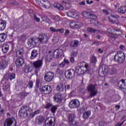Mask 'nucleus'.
I'll return each instance as SVG.
<instances>
[{
    "label": "nucleus",
    "mask_w": 126,
    "mask_h": 126,
    "mask_svg": "<svg viewBox=\"0 0 126 126\" xmlns=\"http://www.w3.org/2000/svg\"><path fill=\"white\" fill-rule=\"evenodd\" d=\"M50 37H48V35L45 34H40L39 38H30L28 41V45L30 47H36L37 44L39 43H42V44H46L48 43Z\"/></svg>",
    "instance_id": "nucleus-1"
},
{
    "label": "nucleus",
    "mask_w": 126,
    "mask_h": 126,
    "mask_svg": "<svg viewBox=\"0 0 126 126\" xmlns=\"http://www.w3.org/2000/svg\"><path fill=\"white\" fill-rule=\"evenodd\" d=\"M31 114H32V109L28 106H23L19 111V115L21 119L26 118V117L30 116Z\"/></svg>",
    "instance_id": "nucleus-2"
},
{
    "label": "nucleus",
    "mask_w": 126,
    "mask_h": 126,
    "mask_svg": "<svg viewBox=\"0 0 126 126\" xmlns=\"http://www.w3.org/2000/svg\"><path fill=\"white\" fill-rule=\"evenodd\" d=\"M114 59L116 63H123L126 60V55L125 53L122 51L117 52L114 57Z\"/></svg>",
    "instance_id": "nucleus-3"
},
{
    "label": "nucleus",
    "mask_w": 126,
    "mask_h": 126,
    "mask_svg": "<svg viewBox=\"0 0 126 126\" xmlns=\"http://www.w3.org/2000/svg\"><path fill=\"white\" fill-rule=\"evenodd\" d=\"M33 65L35 69V73L37 74L38 71L41 69V67L43 65V60H37L33 63Z\"/></svg>",
    "instance_id": "nucleus-4"
},
{
    "label": "nucleus",
    "mask_w": 126,
    "mask_h": 126,
    "mask_svg": "<svg viewBox=\"0 0 126 126\" xmlns=\"http://www.w3.org/2000/svg\"><path fill=\"white\" fill-rule=\"evenodd\" d=\"M98 74L101 77H104V76H105L107 74H109V68H107L106 66H102L101 68H99Z\"/></svg>",
    "instance_id": "nucleus-5"
},
{
    "label": "nucleus",
    "mask_w": 126,
    "mask_h": 126,
    "mask_svg": "<svg viewBox=\"0 0 126 126\" xmlns=\"http://www.w3.org/2000/svg\"><path fill=\"white\" fill-rule=\"evenodd\" d=\"M79 106H80V102L77 99H73L69 103V107L70 109H77L79 108Z\"/></svg>",
    "instance_id": "nucleus-6"
},
{
    "label": "nucleus",
    "mask_w": 126,
    "mask_h": 126,
    "mask_svg": "<svg viewBox=\"0 0 126 126\" xmlns=\"http://www.w3.org/2000/svg\"><path fill=\"white\" fill-rule=\"evenodd\" d=\"M87 90L92 94H94V95H97V93H98V91L96 89V85L94 84H90L88 86Z\"/></svg>",
    "instance_id": "nucleus-7"
},
{
    "label": "nucleus",
    "mask_w": 126,
    "mask_h": 126,
    "mask_svg": "<svg viewBox=\"0 0 126 126\" xmlns=\"http://www.w3.org/2000/svg\"><path fill=\"white\" fill-rule=\"evenodd\" d=\"M118 18H120V16L119 15H111L109 17V19L110 22L113 23V24H117V25H120V22Z\"/></svg>",
    "instance_id": "nucleus-8"
},
{
    "label": "nucleus",
    "mask_w": 126,
    "mask_h": 126,
    "mask_svg": "<svg viewBox=\"0 0 126 126\" xmlns=\"http://www.w3.org/2000/svg\"><path fill=\"white\" fill-rule=\"evenodd\" d=\"M75 76V71L72 69H69L65 72V76L66 78H68V79H71V78L74 77Z\"/></svg>",
    "instance_id": "nucleus-9"
},
{
    "label": "nucleus",
    "mask_w": 126,
    "mask_h": 126,
    "mask_svg": "<svg viewBox=\"0 0 126 126\" xmlns=\"http://www.w3.org/2000/svg\"><path fill=\"white\" fill-rule=\"evenodd\" d=\"M52 91V87L49 85L44 86L41 88V92L45 95L50 94Z\"/></svg>",
    "instance_id": "nucleus-10"
},
{
    "label": "nucleus",
    "mask_w": 126,
    "mask_h": 126,
    "mask_svg": "<svg viewBox=\"0 0 126 126\" xmlns=\"http://www.w3.org/2000/svg\"><path fill=\"white\" fill-rule=\"evenodd\" d=\"M54 73L52 72H48L44 76V79L46 82H51L54 79Z\"/></svg>",
    "instance_id": "nucleus-11"
},
{
    "label": "nucleus",
    "mask_w": 126,
    "mask_h": 126,
    "mask_svg": "<svg viewBox=\"0 0 126 126\" xmlns=\"http://www.w3.org/2000/svg\"><path fill=\"white\" fill-rule=\"evenodd\" d=\"M63 55V51L62 49H57L55 50L53 54L55 59H60Z\"/></svg>",
    "instance_id": "nucleus-12"
},
{
    "label": "nucleus",
    "mask_w": 126,
    "mask_h": 126,
    "mask_svg": "<svg viewBox=\"0 0 126 126\" xmlns=\"http://www.w3.org/2000/svg\"><path fill=\"white\" fill-rule=\"evenodd\" d=\"M54 102L56 103H61L62 101H63V95L60 93H57L55 94L53 97Z\"/></svg>",
    "instance_id": "nucleus-13"
},
{
    "label": "nucleus",
    "mask_w": 126,
    "mask_h": 126,
    "mask_svg": "<svg viewBox=\"0 0 126 126\" xmlns=\"http://www.w3.org/2000/svg\"><path fill=\"white\" fill-rule=\"evenodd\" d=\"M8 65V61L5 60H2L0 61V71L4 70L6 67Z\"/></svg>",
    "instance_id": "nucleus-14"
},
{
    "label": "nucleus",
    "mask_w": 126,
    "mask_h": 126,
    "mask_svg": "<svg viewBox=\"0 0 126 126\" xmlns=\"http://www.w3.org/2000/svg\"><path fill=\"white\" fill-rule=\"evenodd\" d=\"M14 122L15 124V122H16V120H15V119L14 118H7L4 121V126H12V124H13Z\"/></svg>",
    "instance_id": "nucleus-15"
},
{
    "label": "nucleus",
    "mask_w": 126,
    "mask_h": 126,
    "mask_svg": "<svg viewBox=\"0 0 126 126\" xmlns=\"http://www.w3.org/2000/svg\"><path fill=\"white\" fill-rule=\"evenodd\" d=\"M55 121L54 118L50 117L48 118L45 121V126H55Z\"/></svg>",
    "instance_id": "nucleus-16"
},
{
    "label": "nucleus",
    "mask_w": 126,
    "mask_h": 126,
    "mask_svg": "<svg viewBox=\"0 0 126 126\" xmlns=\"http://www.w3.org/2000/svg\"><path fill=\"white\" fill-rule=\"evenodd\" d=\"M15 64L17 67H21L24 64V59L22 58H19L16 60Z\"/></svg>",
    "instance_id": "nucleus-17"
},
{
    "label": "nucleus",
    "mask_w": 126,
    "mask_h": 126,
    "mask_svg": "<svg viewBox=\"0 0 126 126\" xmlns=\"http://www.w3.org/2000/svg\"><path fill=\"white\" fill-rule=\"evenodd\" d=\"M82 15L85 18H91L92 19H94V18H96L95 15L90 13V12H83L82 13Z\"/></svg>",
    "instance_id": "nucleus-18"
},
{
    "label": "nucleus",
    "mask_w": 126,
    "mask_h": 126,
    "mask_svg": "<svg viewBox=\"0 0 126 126\" xmlns=\"http://www.w3.org/2000/svg\"><path fill=\"white\" fill-rule=\"evenodd\" d=\"M82 26V24H80V23H76L75 22H71L70 23V27L73 29H75L78 28V27H81Z\"/></svg>",
    "instance_id": "nucleus-19"
},
{
    "label": "nucleus",
    "mask_w": 126,
    "mask_h": 126,
    "mask_svg": "<svg viewBox=\"0 0 126 126\" xmlns=\"http://www.w3.org/2000/svg\"><path fill=\"white\" fill-rule=\"evenodd\" d=\"M38 50L36 49H33L32 51L31 55L30 57L31 60H35L36 58L38 57Z\"/></svg>",
    "instance_id": "nucleus-20"
},
{
    "label": "nucleus",
    "mask_w": 126,
    "mask_h": 126,
    "mask_svg": "<svg viewBox=\"0 0 126 126\" xmlns=\"http://www.w3.org/2000/svg\"><path fill=\"white\" fill-rule=\"evenodd\" d=\"M40 3H42L44 8H49L51 7V3L49 1H45V0H41L40 1Z\"/></svg>",
    "instance_id": "nucleus-21"
},
{
    "label": "nucleus",
    "mask_w": 126,
    "mask_h": 126,
    "mask_svg": "<svg viewBox=\"0 0 126 126\" xmlns=\"http://www.w3.org/2000/svg\"><path fill=\"white\" fill-rule=\"evenodd\" d=\"M6 27V22L4 20H0V31L4 30Z\"/></svg>",
    "instance_id": "nucleus-22"
},
{
    "label": "nucleus",
    "mask_w": 126,
    "mask_h": 126,
    "mask_svg": "<svg viewBox=\"0 0 126 126\" xmlns=\"http://www.w3.org/2000/svg\"><path fill=\"white\" fill-rule=\"evenodd\" d=\"M108 72L109 74H115L117 73V68L113 66H110L108 67Z\"/></svg>",
    "instance_id": "nucleus-23"
},
{
    "label": "nucleus",
    "mask_w": 126,
    "mask_h": 126,
    "mask_svg": "<svg viewBox=\"0 0 126 126\" xmlns=\"http://www.w3.org/2000/svg\"><path fill=\"white\" fill-rule=\"evenodd\" d=\"M75 72L79 74V75H81V74H84L85 71L83 70V69L81 68V66H79L76 67Z\"/></svg>",
    "instance_id": "nucleus-24"
},
{
    "label": "nucleus",
    "mask_w": 126,
    "mask_h": 126,
    "mask_svg": "<svg viewBox=\"0 0 126 126\" xmlns=\"http://www.w3.org/2000/svg\"><path fill=\"white\" fill-rule=\"evenodd\" d=\"M118 87L121 89H126L125 84V80L122 79L120 81L118 82Z\"/></svg>",
    "instance_id": "nucleus-25"
},
{
    "label": "nucleus",
    "mask_w": 126,
    "mask_h": 126,
    "mask_svg": "<svg viewBox=\"0 0 126 126\" xmlns=\"http://www.w3.org/2000/svg\"><path fill=\"white\" fill-rule=\"evenodd\" d=\"M71 48H76L79 46V41L77 40H74L70 44Z\"/></svg>",
    "instance_id": "nucleus-26"
},
{
    "label": "nucleus",
    "mask_w": 126,
    "mask_h": 126,
    "mask_svg": "<svg viewBox=\"0 0 126 126\" xmlns=\"http://www.w3.org/2000/svg\"><path fill=\"white\" fill-rule=\"evenodd\" d=\"M75 118V115L74 114H70L68 116V121L69 123L72 124L74 122V119Z\"/></svg>",
    "instance_id": "nucleus-27"
},
{
    "label": "nucleus",
    "mask_w": 126,
    "mask_h": 126,
    "mask_svg": "<svg viewBox=\"0 0 126 126\" xmlns=\"http://www.w3.org/2000/svg\"><path fill=\"white\" fill-rule=\"evenodd\" d=\"M65 64H66V65H69V61L66 59H64L63 61L60 64V67H63Z\"/></svg>",
    "instance_id": "nucleus-28"
},
{
    "label": "nucleus",
    "mask_w": 126,
    "mask_h": 126,
    "mask_svg": "<svg viewBox=\"0 0 126 126\" xmlns=\"http://www.w3.org/2000/svg\"><path fill=\"white\" fill-rule=\"evenodd\" d=\"M90 115H91V112L90 111H88L84 113L83 115V118L84 119V120H87L88 118L90 116Z\"/></svg>",
    "instance_id": "nucleus-29"
},
{
    "label": "nucleus",
    "mask_w": 126,
    "mask_h": 126,
    "mask_svg": "<svg viewBox=\"0 0 126 126\" xmlns=\"http://www.w3.org/2000/svg\"><path fill=\"white\" fill-rule=\"evenodd\" d=\"M2 90L3 91H9L10 90V83H8L3 86Z\"/></svg>",
    "instance_id": "nucleus-30"
},
{
    "label": "nucleus",
    "mask_w": 126,
    "mask_h": 126,
    "mask_svg": "<svg viewBox=\"0 0 126 126\" xmlns=\"http://www.w3.org/2000/svg\"><path fill=\"white\" fill-rule=\"evenodd\" d=\"M8 50H9V46L7 44H5L2 47V51L5 54L8 52Z\"/></svg>",
    "instance_id": "nucleus-31"
},
{
    "label": "nucleus",
    "mask_w": 126,
    "mask_h": 126,
    "mask_svg": "<svg viewBox=\"0 0 126 126\" xmlns=\"http://www.w3.org/2000/svg\"><path fill=\"white\" fill-rule=\"evenodd\" d=\"M57 90L59 91V92L63 91V84L62 83L59 84L57 86Z\"/></svg>",
    "instance_id": "nucleus-32"
},
{
    "label": "nucleus",
    "mask_w": 126,
    "mask_h": 126,
    "mask_svg": "<svg viewBox=\"0 0 126 126\" xmlns=\"http://www.w3.org/2000/svg\"><path fill=\"white\" fill-rule=\"evenodd\" d=\"M54 6L56 8H58L59 10H63V7L62 6L60 3L58 2H56L54 4Z\"/></svg>",
    "instance_id": "nucleus-33"
},
{
    "label": "nucleus",
    "mask_w": 126,
    "mask_h": 126,
    "mask_svg": "<svg viewBox=\"0 0 126 126\" xmlns=\"http://www.w3.org/2000/svg\"><path fill=\"white\" fill-rule=\"evenodd\" d=\"M118 12L125 14L126 12V6L120 7V8L118 9Z\"/></svg>",
    "instance_id": "nucleus-34"
},
{
    "label": "nucleus",
    "mask_w": 126,
    "mask_h": 126,
    "mask_svg": "<svg viewBox=\"0 0 126 126\" xmlns=\"http://www.w3.org/2000/svg\"><path fill=\"white\" fill-rule=\"evenodd\" d=\"M7 35L5 33H0V42H4L5 39H6Z\"/></svg>",
    "instance_id": "nucleus-35"
},
{
    "label": "nucleus",
    "mask_w": 126,
    "mask_h": 126,
    "mask_svg": "<svg viewBox=\"0 0 126 126\" xmlns=\"http://www.w3.org/2000/svg\"><path fill=\"white\" fill-rule=\"evenodd\" d=\"M87 31H88V32H90V33H99V32H100V31L94 30L92 28H88Z\"/></svg>",
    "instance_id": "nucleus-36"
},
{
    "label": "nucleus",
    "mask_w": 126,
    "mask_h": 126,
    "mask_svg": "<svg viewBox=\"0 0 126 126\" xmlns=\"http://www.w3.org/2000/svg\"><path fill=\"white\" fill-rule=\"evenodd\" d=\"M66 15L69 17H74L76 16V13L72 11H69L66 13Z\"/></svg>",
    "instance_id": "nucleus-37"
},
{
    "label": "nucleus",
    "mask_w": 126,
    "mask_h": 126,
    "mask_svg": "<svg viewBox=\"0 0 126 126\" xmlns=\"http://www.w3.org/2000/svg\"><path fill=\"white\" fill-rule=\"evenodd\" d=\"M36 123H43L44 118L42 116L37 117L35 119Z\"/></svg>",
    "instance_id": "nucleus-38"
},
{
    "label": "nucleus",
    "mask_w": 126,
    "mask_h": 126,
    "mask_svg": "<svg viewBox=\"0 0 126 126\" xmlns=\"http://www.w3.org/2000/svg\"><path fill=\"white\" fill-rule=\"evenodd\" d=\"M8 76L10 80H12V79H14L15 78V73H10L8 74Z\"/></svg>",
    "instance_id": "nucleus-39"
},
{
    "label": "nucleus",
    "mask_w": 126,
    "mask_h": 126,
    "mask_svg": "<svg viewBox=\"0 0 126 126\" xmlns=\"http://www.w3.org/2000/svg\"><path fill=\"white\" fill-rule=\"evenodd\" d=\"M95 96H96V95L90 93V95H88L85 97V100H87L88 99H91L92 97H95Z\"/></svg>",
    "instance_id": "nucleus-40"
},
{
    "label": "nucleus",
    "mask_w": 126,
    "mask_h": 126,
    "mask_svg": "<svg viewBox=\"0 0 126 126\" xmlns=\"http://www.w3.org/2000/svg\"><path fill=\"white\" fill-rule=\"evenodd\" d=\"M91 63H93V64H95L96 63H97V58L95 56H93L91 60Z\"/></svg>",
    "instance_id": "nucleus-41"
},
{
    "label": "nucleus",
    "mask_w": 126,
    "mask_h": 126,
    "mask_svg": "<svg viewBox=\"0 0 126 126\" xmlns=\"http://www.w3.org/2000/svg\"><path fill=\"white\" fill-rule=\"evenodd\" d=\"M26 87H27V86L29 87V89H31V88H33V81H30L29 82V83L28 85H26L25 84Z\"/></svg>",
    "instance_id": "nucleus-42"
},
{
    "label": "nucleus",
    "mask_w": 126,
    "mask_h": 126,
    "mask_svg": "<svg viewBox=\"0 0 126 126\" xmlns=\"http://www.w3.org/2000/svg\"><path fill=\"white\" fill-rule=\"evenodd\" d=\"M20 94L22 98H25V97H26V96H27V95L30 94V93H26V92L23 91V92H22L21 93H20Z\"/></svg>",
    "instance_id": "nucleus-43"
},
{
    "label": "nucleus",
    "mask_w": 126,
    "mask_h": 126,
    "mask_svg": "<svg viewBox=\"0 0 126 126\" xmlns=\"http://www.w3.org/2000/svg\"><path fill=\"white\" fill-rule=\"evenodd\" d=\"M108 124L106 121H101L98 123L99 126H105Z\"/></svg>",
    "instance_id": "nucleus-44"
},
{
    "label": "nucleus",
    "mask_w": 126,
    "mask_h": 126,
    "mask_svg": "<svg viewBox=\"0 0 126 126\" xmlns=\"http://www.w3.org/2000/svg\"><path fill=\"white\" fill-rule=\"evenodd\" d=\"M57 109H58V107L55 105L51 107L50 110L52 113H53V114H55V113H56V111H57Z\"/></svg>",
    "instance_id": "nucleus-45"
},
{
    "label": "nucleus",
    "mask_w": 126,
    "mask_h": 126,
    "mask_svg": "<svg viewBox=\"0 0 126 126\" xmlns=\"http://www.w3.org/2000/svg\"><path fill=\"white\" fill-rule=\"evenodd\" d=\"M83 63H84V64H85L84 66V67H85V68H86L87 70H86V72H88L87 69L88 68V64L85 63L81 62V63H80L81 67H83Z\"/></svg>",
    "instance_id": "nucleus-46"
},
{
    "label": "nucleus",
    "mask_w": 126,
    "mask_h": 126,
    "mask_svg": "<svg viewBox=\"0 0 126 126\" xmlns=\"http://www.w3.org/2000/svg\"><path fill=\"white\" fill-rule=\"evenodd\" d=\"M33 18L36 22H40V18H38L36 15H34Z\"/></svg>",
    "instance_id": "nucleus-47"
},
{
    "label": "nucleus",
    "mask_w": 126,
    "mask_h": 126,
    "mask_svg": "<svg viewBox=\"0 0 126 126\" xmlns=\"http://www.w3.org/2000/svg\"><path fill=\"white\" fill-rule=\"evenodd\" d=\"M40 81H41L38 78H36V87H39V86L40 85Z\"/></svg>",
    "instance_id": "nucleus-48"
},
{
    "label": "nucleus",
    "mask_w": 126,
    "mask_h": 126,
    "mask_svg": "<svg viewBox=\"0 0 126 126\" xmlns=\"http://www.w3.org/2000/svg\"><path fill=\"white\" fill-rule=\"evenodd\" d=\"M70 89V85H65V87H64L65 91H66V90H69Z\"/></svg>",
    "instance_id": "nucleus-49"
},
{
    "label": "nucleus",
    "mask_w": 126,
    "mask_h": 126,
    "mask_svg": "<svg viewBox=\"0 0 126 126\" xmlns=\"http://www.w3.org/2000/svg\"><path fill=\"white\" fill-rule=\"evenodd\" d=\"M50 30L51 31V32H57V30L55 29L54 27H51L50 28Z\"/></svg>",
    "instance_id": "nucleus-50"
},
{
    "label": "nucleus",
    "mask_w": 126,
    "mask_h": 126,
    "mask_svg": "<svg viewBox=\"0 0 126 126\" xmlns=\"http://www.w3.org/2000/svg\"><path fill=\"white\" fill-rule=\"evenodd\" d=\"M126 122V120H124V121L122 123H118L115 125V126H122L124 125V123Z\"/></svg>",
    "instance_id": "nucleus-51"
},
{
    "label": "nucleus",
    "mask_w": 126,
    "mask_h": 126,
    "mask_svg": "<svg viewBox=\"0 0 126 126\" xmlns=\"http://www.w3.org/2000/svg\"><path fill=\"white\" fill-rule=\"evenodd\" d=\"M11 4H13V5H18V3L16 1H12L10 2Z\"/></svg>",
    "instance_id": "nucleus-52"
},
{
    "label": "nucleus",
    "mask_w": 126,
    "mask_h": 126,
    "mask_svg": "<svg viewBox=\"0 0 126 126\" xmlns=\"http://www.w3.org/2000/svg\"><path fill=\"white\" fill-rule=\"evenodd\" d=\"M52 107V104L51 103H47L46 106H45L46 109H50Z\"/></svg>",
    "instance_id": "nucleus-53"
},
{
    "label": "nucleus",
    "mask_w": 126,
    "mask_h": 126,
    "mask_svg": "<svg viewBox=\"0 0 126 126\" xmlns=\"http://www.w3.org/2000/svg\"><path fill=\"white\" fill-rule=\"evenodd\" d=\"M93 1L92 0H86V3H87V4H92V3H93Z\"/></svg>",
    "instance_id": "nucleus-54"
},
{
    "label": "nucleus",
    "mask_w": 126,
    "mask_h": 126,
    "mask_svg": "<svg viewBox=\"0 0 126 126\" xmlns=\"http://www.w3.org/2000/svg\"><path fill=\"white\" fill-rule=\"evenodd\" d=\"M17 54H19V55L20 56H22V55H23V50H22V51H18L17 52Z\"/></svg>",
    "instance_id": "nucleus-55"
},
{
    "label": "nucleus",
    "mask_w": 126,
    "mask_h": 126,
    "mask_svg": "<svg viewBox=\"0 0 126 126\" xmlns=\"http://www.w3.org/2000/svg\"><path fill=\"white\" fill-rule=\"evenodd\" d=\"M61 5L62 6H63V9L64 8V7H65V6H66V3L65 2V1H63Z\"/></svg>",
    "instance_id": "nucleus-56"
},
{
    "label": "nucleus",
    "mask_w": 126,
    "mask_h": 126,
    "mask_svg": "<svg viewBox=\"0 0 126 126\" xmlns=\"http://www.w3.org/2000/svg\"><path fill=\"white\" fill-rule=\"evenodd\" d=\"M1 106V105L0 104V110ZM3 112H4L3 109H1V111L0 112V117H1V116H2V115H3Z\"/></svg>",
    "instance_id": "nucleus-57"
},
{
    "label": "nucleus",
    "mask_w": 126,
    "mask_h": 126,
    "mask_svg": "<svg viewBox=\"0 0 126 126\" xmlns=\"http://www.w3.org/2000/svg\"><path fill=\"white\" fill-rule=\"evenodd\" d=\"M63 29H59L57 30V32H60V33H63Z\"/></svg>",
    "instance_id": "nucleus-58"
},
{
    "label": "nucleus",
    "mask_w": 126,
    "mask_h": 126,
    "mask_svg": "<svg viewBox=\"0 0 126 126\" xmlns=\"http://www.w3.org/2000/svg\"><path fill=\"white\" fill-rule=\"evenodd\" d=\"M70 62L71 63H74V58L70 57Z\"/></svg>",
    "instance_id": "nucleus-59"
},
{
    "label": "nucleus",
    "mask_w": 126,
    "mask_h": 126,
    "mask_svg": "<svg viewBox=\"0 0 126 126\" xmlns=\"http://www.w3.org/2000/svg\"><path fill=\"white\" fill-rule=\"evenodd\" d=\"M68 34H69V30H65L64 35H68Z\"/></svg>",
    "instance_id": "nucleus-60"
},
{
    "label": "nucleus",
    "mask_w": 126,
    "mask_h": 126,
    "mask_svg": "<svg viewBox=\"0 0 126 126\" xmlns=\"http://www.w3.org/2000/svg\"><path fill=\"white\" fill-rule=\"evenodd\" d=\"M79 5H85V1H82L79 3Z\"/></svg>",
    "instance_id": "nucleus-61"
},
{
    "label": "nucleus",
    "mask_w": 126,
    "mask_h": 126,
    "mask_svg": "<svg viewBox=\"0 0 126 126\" xmlns=\"http://www.w3.org/2000/svg\"><path fill=\"white\" fill-rule=\"evenodd\" d=\"M42 19L43 21H47V17L46 16H43L42 17Z\"/></svg>",
    "instance_id": "nucleus-62"
},
{
    "label": "nucleus",
    "mask_w": 126,
    "mask_h": 126,
    "mask_svg": "<svg viewBox=\"0 0 126 126\" xmlns=\"http://www.w3.org/2000/svg\"><path fill=\"white\" fill-rule=\"evenodd\" d=\"M65 2L67 4H69L71 2V1L70 0H65Z\"/></svg>",
    "instance_id": "nucleus-63"
},
{
    "label": "nucleus",
    "mask_w": 126,
    "mask_h": 126,
    "mask_svg": "<svg viewBox=\"0 0 126 126\" xmlns=\"http://www.w3.org/2000/svg\"><path fill=\"white\" fill-rule=\"evenodd\" d=\"M120 50H124V49H125V46H124L123 45H121L120 46Z\"/></svg>",
    "instance_id": "nucleus-64"
}]
</instances>
